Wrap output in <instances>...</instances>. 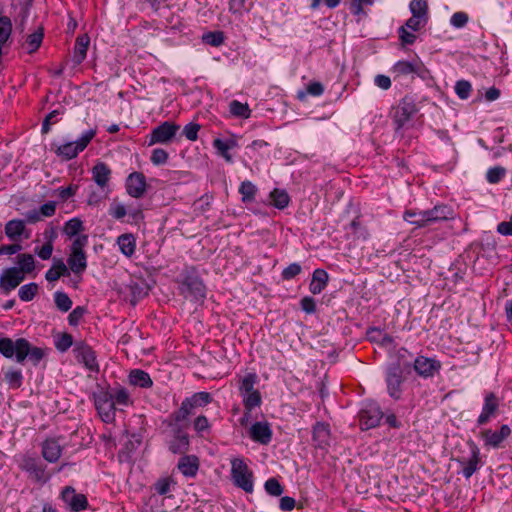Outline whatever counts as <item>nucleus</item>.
I'll return each instance as SVG.
<instances>
[{"label":"nucleus","mask_w":512,"mask_h":512,"mask_svg":"<svg viewBox=\"0 0 512 512\" xmlns=\"http://www.w3.org/2000/svg\"><path fill=\"white\" fill-rule=\"evenodd\" d=\"M427 226L454 218V209L446 204L435 205L432 209L425 210Z\"/></svg>","instance_id":"nucleus-17"},{"label":"nucleus","mask_w":512,"mask_h":512,"mask_svg":"<svg viewBox=\"0 0 512 512\" xmlns=\"http://www.w3.org/2000/svg\"><path fill=\"white\" fill-rule=\"evenodd\" d=\"M183 402L193 414L195 409L202 408L210 404L212 402V397L210 393L201 391L185 398Z\"/></svg>","instance_id":"nucleus-26"},{"label":"nucleus","mask_w":512,"mask_h":512,"mask_svg":"<svg viewBox=\"0 0 512 512\" xmlns=\"http://www.w3.org/2000/svg\"><path fill=\"white\" fill-rule=\"evenodd\" d=\"M258 382V376L256 373H247L239 381V393L242 396L250 394L257 389L255 385Z\"/></svg>","instance_id":"nucleus-36"},{"label":"nucleus","mask_w":512,"mask_h":512,"mask_svg":"<svg viewBox=\"0 0 512 512\" xmlns=\"http://www.w3.org/2000/svg\"><path fill=\"white\" fill-rule=\"evenodd\" d=\"M192 415L191 411L187 408V406L182 401L178 410L171 413L168 418L165 420V424L169 428H182L186 429L188 427V417Z\"/></svg>","instance_id":"nucleus-23"},{"label":"nucleus","mask_w":512,"mask_h":512,"mask_svg":"<svg viewBox=\"0 0 512 512\" xmlns=\"http://www.w3.org/2000/svg\"><path fill=\"white\" fill-rule=\"evenodd\" d=\"M505 172L506 170L501 166L490 168L487 171L486 179L489 183L496 184L505 176Z\"/></svg>","instance_id":"nucleus-56"},{"label":"nucleus","mask_w":512,"mask_h":512,"mask_svg":"<svg viewBox=\"0 0 512 512\" xmlns=\"http://www.w3.org/2000/svg\"><path fill=\"white\" fill-rule=\"evenodd\" d=\"M126 191L133 198H141L146 192V178L141 172H133L126 179Z\"/></svg>","instance_id":"nucleus-18"},{"label":"nucleus","mask_w":512,"mask_h":512,"mask_svg":"<svg viewBox=\"0 0 512 512\" xmlns=\"http://www.w3.org/2000/svg\"><path fill=\"white\" fill-rule=\"evenodd\" d=\"M129 382L133 386L148 388L151 387L153 382L150 375L140 369L132 370L129 374Z\"/></svg>","instance_id":"nucleus-34"},{"label":"nucleus","mask_w":512,"mask_h":512,"mask_svg":"<svg viewBox=\"0 0 512 512\" xmlns=\"http://www.w3.org/2000/svg\"><path fill=\"white\" fill-rule=\"evenodd\" d=\"M468 22V15L464 12H456L452 15L450 19L451 25L456 28H461L466 25Z\"/></svg>","instance_id":"nucleus-64"},{"label":"nucleus","mask_w":512,"mask_h":512,"mask_svg":"<svg viewBox=\"0 0 512 512\" xmlns=\"http://www.w3.org/2000/svg\"><path fill=\"white\" fill-rule=\"evenodd\" d=\"M19 467L28 474L30 479L39 484L47 483L52 477L51 472L47 470V466L38 457L23 456Z\"/></svg>","instance_id":"nucleus-4"},{"label":"nucleus","mask_w":512,"mask_h":512,"mask_svg":"<svg viewBox=\"0 0 512 512\" xmlns=\"http://www.w3.org/2000/svg\"><path fill=\"white\" fill-rule=\"evenodd\" d=\"M180 126L169 121H165L162 124L155 127L148 136V146L155 144H168L176 136Z\"/></svg>","instance_id":"nucleus-9"},{"label":"nucleus","mask_w":512,"mask_h":512,"mask_svg":"<svg viewBox=\"0 0 512 512\" xmlns=\"http://www.w3.org/2000/svg\"><path fill=\"white\" fill-rule=\"evenodd\" d=\"M42 41L43 32L42 29H39L27 36L24 46L26 47L27 52L31 54L41 46Z\"/></svg>","instance_id":"nucleus-43"},{"label":"nucleus","mask_w":512,"mask_h":512,"mask_svg":"<svg viewBox=\"0 0 512 512\" xmlns=\"http://www.w3.org/2000/svg\"><path fill=\"white\" fill-rule=\"evenodd\" d=\"M150 160L156 166L163 165L168 160V153L162 148H156L152 151Z\"/></svg>","instance_id":"nucleus-60"},{"label":"nucleus","mask_w":512,"mask_h":512,"mask_svg":"<svg viewBox=\"0 0 512 512\" xmlns=\"http://www.w3.org/2000/svg\"><path fill=\"white\" fill-rule=\"evenodd\" d=\"M95 407L101 419L111 423L115 419V405L110 391H100L94 396Z\"/></svg>","instance_id":"nucleus-11"},{"label":"nucleus","mask_w":512,"mask_h":512,"mask_svg":"<svg viewBox=\"0 0 512 512\" xmlns=\"http://www.w3.org/2000/svg\"><path fill=\"white\" fill-rule=\"evenodd\" d=\"M86 308L83 306H77L68 315V322L71 326H77L82 320L86 313Z\"/></svg>","instance_id":"nucleus-59"},{"label":"nucleus","mask_w":512,"mask_h":512,"mask_svg":"<svg viewBox=\"0 0 512 512\" xmlns=\"http://www.w3.org/2000/svg\"><path fill=\"white\" fill-rule=\"evenodd\" d=\"M265 490L272 496H280L283 493V488L276 478H269L265 482Z\"/></svg>","instance_id":"nucleus-58"},{"label":"nucleus","mask_w":512,"mask_h":512,"mask_svg":"<svg viewBox=\"0 0 512 512\" xmlns=\"http://www.w3.org/2000/svg\"><path fill=\"white\" fill-rule=\"evenodd\" d=\"M193 428L200 436H204L205 433H209L210 424L206 416H198L193 422Z\"/></svg>","instance_id":"nucleus-55"},{"label":"nucleus","mask_w":512,"mask_h":512,"mask_svg":"<svg viewBox=\"0 0 512 512\" xmlns=\"http://www.w3.org/2000/svg\"><path fill=\"white\" fill-rule=\"evenodd\" d=\"M83 230V223L79 218H72L64 225L63 231L69 237H74Z\"/></svg>","instance_id":"nucleus-49"},{"label":"nucleus","mask_w":512,"mask_h":512,"mask_svg":"<svg viewBox=\"0 0 512 512\" xmlns=\"http://www.w3.org/2000/svg\"><path fill=\"white\" fill-rule=\"evenodd\" d=\"M92 178L100 188H105L111 178V169L107 164L98 162L92 168Z\"/></svg>","instance_id":"nucleus-27"},{"label":"nucleus","mask_w":512,"mask_h":512,"mask_svg":"<svg viewBox=\"0 0 512 512\" xmlns=\"http://www.w3.org/2000/svg\"><path fill=\"white\" fill-rule=\"evenodd\" d=\"M17 263L19 265L18 271H21L22 275L31 273L35 268L34 257L31 254H20L17 256Z\"/></svg>","instance_id":"nucleus-44"},{"label":"nucleus","mask_w":512,"mask_h":512,"mask_svg":"<svg viewBox=\"0 0 512 512\" xmlns=\"http://www.w3.org/2000/svg\"><path fill=\"white\" fill-rule=\"evenodd\" d=\"M472 91V86L469 81L459 80L455 84V92L460 99H467Z\"/></svg>","instance_id":"nucleus-52"},{"label":"nucleus","mask_w":512,"mask_h":512,"mask_svg":"<svg viewBox=\"0 0 512 512\" xmlns=\"http://www.w3.org/2000/svg\"><path fill=\"white\" fill-rule=\"evenodd\" d=\"M236 146L237 143L234 139L223 140L216 138L213 140V147L216 149L217 153L229 163L233 161L232 155L229 153V151Z\"/></svg>","instance_id":"nucleus-31"},{"label":"nucleus","mask_w":512,"mask_h":512,"mask_svg":"<svg viewBox=\"0 0 512 512\" xmlns=\"http://www.w3.org/2000/svg\"><path fill=\"white\" fill-rule=\"evenodd\" d=\"M0 354L5 358L15 357L17 363H24L28 360L37 366L46 355V350L41 347L32 346L25 338L13 340L0 334Z\"/></svg>","instance_id":"nucleus-1"},{"label":"nucleus","mask_w":512,"mask_h":512,"mask_svg":"<svg viewBox=\"0 0 512 512\" xmlns=\"http://www.w3.org/2000/svg\"><path fill=\"white\" fill-rule=\"evenodd\" d=\"M171 439L169 441V450L174 454L184 453L189 447V438L185 429L170 428Z\"/></svg>","instance_id":"nucleus-20"},{"label":"nucleus","mask_w":512,"mask_h":512,"mask_svg":"<svg viewBox=\"0 0 512 512\" xmlns=\"http://www.w3.org/2000/svg\"><path fill=\"white\" fill-rule=\"evenodd\" d=\"M231 476L234 484L247 493L253 492V473L240 458L231 460Z\"/></svg>","instance_id":"nucleus-5"},{"label":"nucleus","mask_w":512,"mask_h":512,"mask_svg":"<svg viewBox=\"0 0 512 512\" xmlns=\"http://www.w3.org/2000/svg\"><path fill=\"white\" fill-rule=\"evenodd\" d=\"M37 292H38V285L36 283L32 282V283L25 284V285L21 286L18 291V295L22 301L28 302V301H31L35 297Z\"/></svg>","instance_id":"nucleus-48"},{"label":"nucleus","mask_w":512,"mask_h":512,"mask_svg":"<svg viewBox=\"0 0 512 512\" xmlns=\"http://www.w3.org/2000/svg\"><path fill=\"white\" fill-rule=\"evenodd\" d=\"M324 92V86L320 82H311L306 87V92L300 91L298 98L303 99L305 94H309L315 97L321 96Z\"/></svg>","instance_id":"nucleus-54"},{"label":"nucleus","mask_w":512,"mask_h":512,"mask_svg":"<svg viewBox=\"0 0 512 512\" xmlns=\"http://www.w3.org/2000/svg\"><path fill=\"white\" fill-rule=\"evenodd\" d=\"M383 418V412L379 405L373 401H367L359 411V421L362 430H369L379 425Z\"/></svg>","instance_id":"nucleus-8"},{"label":"nucleus","mask_w":512,"mask_h":512,"mask_svg":"<svg viewBox=\"0 0 512 512\" xmlns=\"http://www.w3.org/2000/svg\"><path fill=\"white\" fill-rule=\"evenodd\" d=\"M54 344L59 352H66L73 345V337L69 333H61L55 337Z\"/></svg>","instance_id":"nucleus-46"},{"label":"nucleus","mask_w":512,"mask_h":512,"mask_svg":"<svg viewBox=\"0 0 512 512\" xmlns=\"http://www.w3.org/2000/svg\"><path fill=\"white\" fill-rule=\"evenodd\" d=\"M181 281V293L191 301H203L206 297V288L203 281L193 269H186Z\"/></svg>","instance_id":"nucleus-3"},{"label":"nucleus","mask_w":512,"mask_h":512,"mask_svg":"<svg viewBox=\"0 0 512 512\" xmlns=\"http://www.w3.org/2000/svg\"><path fill=\"white\" fill-rule=\"evenodd\" d=\"M61 498L72 512L85 510L88 506L87 498L84 494L76 493L71 486H66L61 493Z\"/></svg>","instance_id":"nucleus-13"},{"label":"nucleus","mask_w":512,"mask_h":512,"mask_svg":"<svg viewBox=\"0 0 512 512\" xmlns=\"http://www.w3.org/2000/svg\"><path fill=\"white\" fill-rule=\"evenodd\" d=\"M418 108L415 103L413 96L406 95L401 99L398 106L395 108L393 114V122L395 124V130L399 131L402 129L415 115Z\"/></svg>","instance_id":"nucleus-7"},{"label":"nucleus","mask_w":512,"mask_h":512,"mask_svg":"<svg viewBox=\"0 0 512 512\" xmlns=\"http://www.w3.org/2000/svg\"><path fill=\"white\" fill-rule=\"evenodd\" d=\"M67 263L73 273L82 274L87 268V258L85 252H71Z\"/></svg>","instance_id":"nucleus-30"},{"label":"nucleus","mask_w":512,"mask_h":512,"mask_svg":"<svg viewBox=\"0 0 512 512\" xmlns=\"http://www.w3.org/2000/svg\"><path fill=\"white\" fill-rule=\"evenodd\" d=\"M511 428L503 424L499 431H492L491 429H485L481 431L480 435L484 441V445L491 448H499L501 443L510 436Z\"/></svg>","instance_id":"nucleus-15"},{"label":"nucleus","mask_w":512,"mask_h":512,"mask_svg":"<svg viewBox=\"0 0 512 512\" xmlns=\"http://www.w3.org/2000/svg\"><path fill=\"white\" fill-rule=\"evenodd\" d=\"M273 206L278 209H284L288 206L290 198L286 191L280 189H274L270 193Z\"/></svg>","instance_id":"nucleus-42"},{"label":"nucleus","mask_w":512,"mask_h":512,"mask_svg":"<svg viewBox=\"0 0 512 512\" xmlns=\"http://www.w3.org/2000/svg\"><path fill=\"white\" fill-rule=\"evenodd\" d=\"M4 379L11 388L17 389L22 385L23 375L21 370L9 369L5 372Z\"/></svg>","instance_id":"nucleus-45"},{"label":"nucleus","mask_w":512,"mask_h":512,"mask_svg":"<svg viewBox=\"0 0 512 512\" xmlns=\"http://www.w3.org/2000/svg\"><path fill=\"white\" fill-rule=\"evenodd\" d=\"M90 44V38L87 34L79 35L76 38L72 61L75 65L81 64L86 58L87 50Z\"/></svg>","instance_id":"nucleus-24"},{"label":"nucleus","mask_w":512,"mask_h":512,"mask_svg":"<svg viewBox=\"0 0 512 512\" xmlns=\"http://www.w3.org/2000/svg\"><path fill=\"white\" fill-rule=\"evenodd\" d=\"M24 230L25 223L23 220L13 219L8 221L5 225V234L13 241L19 240Z\"/></svg>","instance_id":"nucleus-35"},{"label":"nucleus","mask_w":512,"mask_h":512,"mask_svg":"<svg viewBox=\"0 0 512 512\" xmlns=\"http://www.w3.org/2000/svg\"><path fill=\"white\" fill-rule=\"evenodd\" d=\"M62 454V448L59 442L55 439H47L42 444V456L50 462L55 463L58 461Z\"/></svg>","instance_id":"nucleus-25"},{"label":"nucleus","mask_w":512,"mask_h":512,"mask_svg":"<svg viewBox=\"0 0 512 512\" xmlns=\"http://www.w3.org/2000/svg\"><path fill=\"white\" fill-rule=\"evenodd\" d=\"M250 438L262 445H267L272 440V429L268 422H256L254 423L249 431Z\"/></svg>","instance_id":"nucleus-21"},{"label":"nucleus","mask_w":512,"mask_h":512,"mask_svg":"<svg viewBox=\"0 0 512 512\" xmlns=\"http://www.w3.org/2000/svg\"><path fill=\"white\" fill-rule=\"evenodd\" d=\"M200 130V125L196 123H188L184 129L183 134L190 141H195L198 137V131Z\"/></svg>","instance_id":"nucleus-62"},{"label":"nucleus","mask_w":512,"mask_h":512,"mask_svg":"<svg viewBox=\"0 0 512 512\" xmlns=\"http://www.w3.org/2000/svg\"><path fill=\"white\" fill-rule=\"evenodd\" d=\"M402 364L399 362L391 363L386 368V385L388 394L394 398L399 399L401 396V386L404 382Z\"/></svg>","instance_id":"nucleus-10"},{"label":"nucleus","mask_w":512,"mask_h":512,"mask_svg":"<svg viewBox=\"0 0 512 512\" xmlns=\"http://www.w3.org/2000/svg\"><path fill=\"white\" fill-rule=\"evenodd\" d=\"M54 302L56 307L62 312L69 311L73 304L70 297L66 293L61 291H57L54 293Z\"/></svg>","instance_id":"nucleus-47"},{"label":"nucleus","mask_w":512,"mask_h":512,"mask_svg":"<svg viewBox=\"0 0 512 512\" xmlns=\"http://www.w3.org/2000/svg\"><path fill=\"white\" fill-rule=\"evenodd\" d=\"M329 280L328 273L323 269H316L312 274L309 290L312 294H320L327 286Z\"/></svg>","instance_id":"nucleus-28"},{"label":"nucleus","mask_w":512,"mask_h":512,"mask_svg":"<svg viewBox=\"0 0 512 512\" xmlns=\"http://www.w3.org/2000/svg\"><path fill=\"white\" fill-rule=\"evenodd\" d=\"M229 111L235 117L247 119L250 117L251 110L247 103H242L238 100H232L229 103Z\"/></svg>","instance_id":"nucleus-40"},{"label":"nucleus","mask_w":512,"mask_h":512,"mask_svg":"<svg viewBox=\"0 0 512 512\" xmlns=\"http://www.w3.org/2000/svg\"><path fill=\"white\" fill-rule=\"evenodd\" d=\"M117 244L123 255L131 257L135 253L136 239L133 234L125 233L117 238Z\"/></svg>","instance_id":"nucleus-33"},{"label":"nucleus","mask_w":512,"mask_h":512,"mask_svg":"<svg viewBox=\"0 0 512 512\" xmlns=\"http://www.w3.org/2000/svg\"><path fill=\"white\" fill-rule=\"evenodd\" d=\"M410 11L412 16L423 18L427 13V3L425 0H412L410 2Z\"/></svg>","instance_id":"nucleus-50"},{"label":"nucleus","mask_w":512,"mask_h":512,"mask_svg":"<svg viewBox=\"0 0 512 512\" xmlns=\"http://www.w3.org/2000/svg\"><path fill=\"white\" fill-rule=\"evenodd\" d=\"M499 408V399L493 393H487L484 398V404L482 407V412L478 416L477 424L482 426L490 421L492 417L496 415V412Z\"/></svg>","instance_id":"nucleus-19"},{"label":"nucleus","mask_w":512,"mask_h":512,"mask_svg":"<svg viewBox=\"0 0 512 512\" xmlns=\"http://www.w3.org/2000/svg\"><path fill=\"white\" fill-rule=\"evenodd\" d=\"M76 359L92 372L99 370L95 352L84 342H77L74 347Z\"/></svg>","instance_id":"nucleus-12"},{"label":"nucleus","mask_w":512,"mask_h":512,"mask_svg":"<svg viewBox=\"0 0 512 512\" xmlns=\"http://www.w3.org/2000/svg\"><path fill=\"white\" fill-rule=\"evenodd\" d=\"M419 69L420 66L417 63L409 61H398L393 66V72L396 73L398 76L417 73Z\"/></svg>","instance_id":"nucleus-39"},{"label":"nucleus","mask_w":512,"mask_h":512,"mask_svg":"<svg viewBox=\"0 0 512 512\" xmlns=\"http://www.w3.org/2000/svg\"><path fill=\"white\" fill-rule=\"evenodd\" d=\"M242 402L245 408V413L241 419V423L244 424L245 420L248 419L250 412L261 405L262 397L260 392L256 390L250 394L242 396Z\"/></svg>","instance_id":"nucleus-32"},{"label":"nucleus","mask_w":512,"mask_h":512,"mask_svg":"<svg viewBox=\"0 0 512 512\" xmlns=\"http://www.w3.org/2000/svg\"><path fill=\"white\" fill-rule=\"evenodd\" d=\"M403 218L405 221L417 228L427 227L425 210H407L405 211Z\"/></svg>","instance_id":"nucleus-37"},{"label":"nucleus","mask_w":512,"mask_h":512,"mask_svg":"<svg viewBox=\"0 0 512 512\" xmlns=\"http://www.w3.org/2000/svg\"><path fill=\"white\" fill-rule=\"evenodd\" d=\"M257 187L251 181H243L239 187V193L242 195V202L249 203L254 201Z\"/></svg>","instance_id":"nucleus-41"},{"label":"nucleus","mask_w":512,"mask_h":512,"mask_svg":"<svg viewBox=\"0 0 512 512\" xmlns=\"http://www.w3.org/2000/svg\"><path fill=\"white\" fill-rule=\"evenodd\" d=\"M25 276L17 267L4 269L0 276V289L5 293H10L15 289L23 280Z\"/></svg>","instance_id":"nucleus-16"},{"label":"nucleus","mask_w":512,"mask_h":512,"mask_svg":"<svg viewBox=\"0 0 512 512\" xmlns=\"http://www.w3.org/2000/svg\"><path fill=\"white\" fill-rule=\"evenodd\" d=\"M67 266L62 260L57 261L45 274V278L49 282L58 280L62 275H68Z\"/></svg>","instance_id":"nucleus-38"},{"label":"nucleus","mask_w":512,"mask_h":512,"mask_svg":"<svg viewBox=\"0 0 512 512\" xmlns=\"http://www.w3.org/2000/svg\"><path fill=\"white\" fill-rule=\"evenodd\" d=\"M330 426L324 422H317L313 427V442L316 448L327 449L331 444Z\"/></svg>","instance_id":"nucleus-22"},{"label":"nucleus","mask_w":512,"mask_h":512,"mask_svg":"<svg viewBox=\"0 0 512 512\" xmlns=\"http://www.w3.org/2000/svg\"><path fill=\"white\" fill-rule=\"evenodd\" d=\"M415 372L423 378H431L441 369V363L433 358L418 356L413 362Z\"/></svg>","instance_id":"nucleus-14"},{"label":"nucleus","mask_w":512,"mask_h":512,"mask_svg":"<svg viewBox=\"0 0 512 512\" xmlns=\"http://www.w3.org/2000/svg\"><path fill=\"white\" fill-rule=\"evenodd\" d=\"M302 271V268L300 266V264L298 263H292L290 264L289 266H287L283 271H282V278L284 280H291L293 279L294 277H296L297 275H299Z\"/></svg>","instance_id":"nucleus-61"},{"label":"nucleus","mask_w":512,"mask_h":512,"mask_svg":"<svg viewBox=\"0 0 512 512\" xmlns=\"http://www.w3.org/2000/svg\"><path fill=\"white\" fill-rule=\"evenodd\" d=\"M62 114V111L59 109L51 111L44 119L42 123V133L46 134L50 131L51 125L55 124L59 120V115Z\"/></svg>","instance_id":"nucleus-53"},{"label":"nucleus","mask_w":512,"mask_h":512,"mask_svg":"<svg viewBox=\"0 0 512 512\" xmlns=\"http://www.w3.org/2000/svg\"><path fill=\"white\" fill-rule=\"evenodd\" d=\"M202 39L206 44L218 47L224 42V34L221 31L208 32L203 35Z\"/></svg>","instance_id":"nucleus-51"},{"label":"nucleus","mask_w":512,"mask_h":512,"mask_svg":"<svg viewBox=\"0 0 512 512\" xmlns=\"http://www.w3.org/2000/svg\"><path fill=\"white\" fill-rule=\"evenodd\" d=\"M95 135L96 130L89 129L85 131L77 141L67 142L58 146L55 153L66 160L73 159L88 146Z\"/></svg>","instance_id":"nucleus-6"},{"label":"nucleus","mask_w":512,"mask_h":512,"mask_svg":"<svg viewBox=\"0 0 512 512\" xmlns=\"http://www.w3.org/2000/svg\"><path fill=\"white\" fill-rule=\"evenodd\" d=\"M109 214L115 219H122L126 216V207L121 203H114L109 208Z\"/></svg>","instance_id":"nucleus-63"},{"label":"nucleus","mask_w":512,"mask_h":512,"mask_svg":"<svg viewBox=\"0 0 512 512\" xmlns=\"http://www.w3.org/2000/svg\"><path fill=\"white\" fill-rule=\"evenodd\" d=\"M111 397L113 398L114 405H128L129 403V394L124 388H118L116 390L110 391Z\"/></svg>","instance_id":"nucleus-57"},{"label":"nucleus","mask_w":512,"mask_h":512,"mask_svg":"<svg viewBox=\"0 0 512 512\" xmlns=\"http://www.w3.org/2000/svg\"><path fill=\"white\" fill-rule=\"evenodd\" d=\"M177 467L185 477H194L199 469L198 458L192 455L184 456L179 460Z\"/></svg>","instance_id":"nucleus-29"},{"label":"nucleus","mask_w":512,"mask_h":512,"mask_svg":"<svg viewBox=\"0 0 512 512\" xmlns=\"http://www.w3.org/2000/svg\"><path fill=\"white\" fill-rule=\"evenodd\" d=\"M453 460L461 467L458 473L462 474L467 480L483 465L480 449L472 440L465 443L464 448L459 451L458 455L453 457Z\"/></svg>","instance_id":"nucleus-2"}]
</instances>
